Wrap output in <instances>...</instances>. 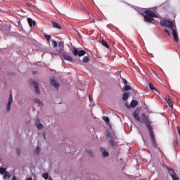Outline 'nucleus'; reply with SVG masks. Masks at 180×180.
<instances>
[{"label": "nucleus", "mask_w": 180, "mask_h": 180, "mask_svg": "<svg viewBox=\"0 0 180 180\" xmlns=\"http://www.w3.org/2000/svg\"><path fill=\"white\" fill-rule=\"evenodd\" d=\"M139 113L140 110L139 109H136L133 113V117L135 120H136V122H139V123H145L152 141V146L154 148H155L157 147V142L155 141L154 129H153V127L151 126V122H150V120L147 118V115H146V114L141 115L142 118L141 120L140 116L139 115Z\"/></svg>", "instance_id": "f257e3e1"}, {"label": "nucleus", "mask_w": 180, "mask_h": 180, "mask_svg": "<svg viewBox=\"0 0 180 180\" xmlns=\"http://www.w3.org/2000/svg\"><path fill=\"white\" fill-rule=\"evenodd\" d=\"M161 26H163L164 27H169L171 32L169 30L165 29L164 32L167 33V36H173V39L176 43H177L178 46L180 47V41H179V37L178 36V31L176 30V26L175 24H174L173 21H171L169 20H162L160 21Z\"/></svg>", "instance_id": "f03ea898"}, {"label": "nucleus", "mask_w": 180, "mask_h": 180, "mask_svg": "<svg viewBox=\"0 0 180 180\" xmlns=\"http://www.w3.org/2000/svg\"><path fill=\"white\" fill-rule=\"evenodd\" d=\"M58 47H59V49L58 50V54L57 53H52V54L53 56H59V57H63V58H64L65 61H68L69 63H72V61H74V59L72 58V57L70 56V53H68V52L64 50V44H63V42H59Z\"/></svg>", "instance_id": "7ed1b4c3"}, {"label": "nucleus", "mask_w": 180, "mask_h": 180, "mask_svg": "<svg viewBox=\"0 0 180 180\" xmlns=\"http://www.w3.org/2000/svg\"><path fill=\"white\" fill-rule=\"evenodd\" d=\"M143 17L144 21L146 23H153L154 21V18H158V16H157L154 12H152L151 10L145 11Z\"/></svg>", "instance_id": "20e7f679"}, {"label": "nucleus", "mask_w": 180, "mask_h": 180, "mask_svg": "<svg viewBox=\"0 0 180 180\" xmlns=\"http://www.w3.org/2000/svg\"><path fill=\"white\" fill-rule=\"evenodd\" d=\"M32 85H33L34 88V92L37 95H40V89L39 88V83L34 80L31 82Z\"/></svg>", "instance_id": "39448f33"}, {"label": "nucleus", "mask_w": 180, "mask_h": 180, "mask_svg": "<svg viewBox=\"0 0 180 180\" xmlns=\"http://www.w3.org/2000/svg\"><path fill=\"white\" fill-rule=\"evenodd\" d=\"M132 8H134V10L136 11V12H138V13H139V15H141V16H144V13L146 12V10H144V8H140V7H136L134 6H132Z\"/></svg>", "instance_id": "423d86ee"}, {"label": "nucleus", "mask_w": 180, "mask_h": 180, "mask_svg": "<svg viewBox=\"0 0 180 180\" xmlns=\"http://www.w3.org/2000/svg\"><path fill=\"white\" fill-rule=\"evenodd\" d=\"M13 102V98H12V94H10V97L8 98V102L7 103L6 112L11 111V107L12 106Z\"/></svg>", "instance_id": "0eeeda50"}, {"label": "nucleus", "mask_w": 180, "mask_h": 180, "mask_svg": "<svg viewBox=\"0 0 180 180\" xmlns=\"http://www.w3.org/2000/svg\"><path fill=\"white\" fill-rule=\"evenodd\" d=\"M50 82L52 86H54L57 89V91H58V89L60 88V84L58 82H57V81H56V79H51Z\"/></svg>", "instance_id": "6e6552de"}, {"label": "nucleus", "mask_w": 180, "mask_h": 180, "mask_svg": "<svg viewBox=\"0 0 180 180\" xmlns=\"http://www.w3.org/2000/svg\"><path fill=\"white\" fill-rule=\"evenodd\" d=\"M101 152L102 153V156L105 158V157H109V152H108L105 148H101Z\"/></svg>", "instance_id": "1a4fd4ad"}, {"label": "nucleus", "mask_w": 180, "mask_h": 180, "mask_svg": "<svg viewBox=\"0 0 180 180\" xmlns=\"http://www.w3.org/2000/svg\"><path fill=\"white\" fill-rule=\"evenodd\" d=\"M27 22H28L30 27H34V26H36V21L33 20L32 18H28Z\"/></svg>", "instance_id": "9d476101"}, {"label": "nucleus", "mask_w": 180, "mask_h": 180, "mask_svg": "<svg viewBox=\"0 0 180 180\" xmlns=\"http://www.w3.org/2000/svg\"><path fill=\"white\" fill-rule=\"evenodd\" d=\"M35 125L37 126L38 130H41V129H43V124L40 123L39 119H37L36 120Z\"/></svg>", "instance_id": "9b49d317"}, {"label": "nucleus", "mask_w": 180, "mask_h": 180, "mask_svg": "<svg viewBox=\"0 0 180 180\" xmlns=\"http://www.w3.org/2000/svg\"><path fill=\"white\" fill-rule=\"evenodd\" d=\"M167 169L168 171L169 175H170L171 176H174V175L176 174V173H175V170H174V169H172L169 167H167Z\"/></svg>", "instance_id": "f8f14e48"}, {"label": "nucleus", "mask_w": 180, "mask_h": 180, "mask_svg": "<svg viewBox=\"0 0 180 180\" xmlns=\"http://www.w3.org/2000/svg\"><path fill=\"white\" fill-rule=\"evenodd\" d=\"M109 143L111 146V147H112V148L117 147V142L115 141V139H111L109 141Z\"/></svg>", "instance_id": "ddd939ff"}, {"label": "nucleus", "mask_w": 180, "mask_h": 180, "mask_svg": "<svg viewBox=\"0 0 180 180\" xmlns=\"http://www.w3.org/2000/svg\"><path fill=\"white\" fill-rule=\"evenodd\" d=\"M166 101L169 105V106H170V108H174V103H172V100L171 99V98L169 96L166 97Z\"/></svg>", "instance_id": "4468645a"}, {"label": "nucleus", "mask_w": 180, "mask_h": 180, "mask_svg": "<svg viewBox=\"0 0 180 180\" xmlns=\"http://www.w3.org/2000/svg\"><path fill=\"white\" fill-rule=\"evenodd\" d=\"M130 96V93L129 92H125V93H123L122 94V101H127V99H129V97Z\"/></svg>", "instance_id": "2eb2a0df"}, {"label": "nucleus", "mask_w": 180, "mask_h": 180, "mask_svg": "<svg viewBox=\"0 0 180 180\" xmlns=\"http://www.w3.org/2000/svg\"><path fill=\"white\" fill-rule=\"evenodd\" d=\"M52 25L53 27H55V29H58L59 30H61L62 27H61V25H60V24L56 22H52Z\"/></svg>", "instance_id": "dca6fc26"}, {"label": "nucleus", "mask_w": 180, "mask_h": 180, "mask_svg": "<svg viewBox=\"0 0 180 180\" xmlns=\"http://www.w3.org/2000/svg\"><path fill=\"white\" fill-rule=\"evenodd\" d=\"M72 53L73 54V56H75V57H77V56H78L79 53V51H78V49L74 47L72 49Z\"/></svg>", "instance_id": "f3484780"}, {"label": "nucleus", "mask_w": 180, "mask_h": 180, "mask_svg": "<svg viewBox=\"0 0 180 180\" xmlns=\"http://www.w3.org/2000/svg\"><path fill=\"white\" fill-rule=\"evenodd\" d=\"M3 179L4 180H9L11 178V175L9 174V172H6L3 174Z\"/></svg>", "instance_id": "a211bd4d"}, {"label": "nucleus", "mask_w": 180, "mask_h": 180, "mask_svg": "<svg viewBox=\"0 0 180 180\" xmlns=\"http://www.w3.org/2000/svg\"><path fill=\"white\" fill-rule=\"evenodd\" d=\"M139 105V101L136 100H132L131 102V108H136Z\"/></svg>", "instance_id": "6ab92c4d"}, {"label": "nucleus", "mask_w": 180, "mask_h": 180, "mask_svg": "<svg viewBox=\"0 0 180 180\" xmlns=\"http://www.w3.org/2000/svg\"><path fill=\"white\" fill-rule=\"evenodd\" d=\"M149 89H150V91H155V92H158V90L155 89V87L154 86L153 84H152V83H149Z\"/></svg>", "instance_id": "aec40b11"}, {"label": "nucleus", "mask_w": 180, "mask_h": 180, "mask_svg": "<svg viewBox=\"0 0 180 180\" xmlns=\"http://www.w3.org/2000/svg\"><path fill=\"white\" fill-rule=\"evenodd\" d=\"M101 44L104 46V47H106V49H109V44L104 39H102Z\"/></svg>", "instance_id": "412c9836"}, {"label": "nucleus", "mask_w": 180, "mask_h": 180, "mask_svg": "<svg viewBox=\"0 0 180 180\" xmlns=\"http://www.w3.org/2000/svg\"><path fill=\"white\" fill-rule=\"evenodd\" d=\"M85 54H86V51H85L84 50H81L79 51V54L77 56H79V57H82L85 56Z\"/></svg>", "instance_id": "4be33fe9"}, {"label": "nucleus", "mask_w": 180, "mask_h": 180, "mask_svg": "<svg viewBox=\"0 0 180 180\" xmlns=\"http://www.w3.org/2000/svg\"><path fill=\"white\" fill-rule=\"evenodd\" d=\"M131 89V86L125 85L122 89V91H130Z\"/></svg>", "instance_id": "5701e85b"}, {"label": "nucleus", "mask_w": 180, "mask_h": 180, "mask_svg": "<svg viewBox=\"0 0 180 180\" xmlns=\"http://www.w3.org/2000/svg\"><path fill=\"white\" fill-rule=\"evenodd\" d=\"M34 102H35V103H38V105H41V106H43L44 105V104H43V102L41 101H40V99H39V98H35Z\"/></svg>", "instance_id": "b1692460"}, {"label": "nucleus", "mask_w": 180, "mask_h": 180, "mask_svg": "<svg viewBox=\"0 0 180 180\" xmlns=\"http://www.w3.org/2000/svg\"><path fill=\"white\" fill-rule=\"evenodd\" d=\"M6 172H6V168H5V167H0V174L1 175H4Z\"/></svg>", "instance_id": "393cba45"}, {"label": "nucleus", "mask_w": 180, "mask_h": 180, "mask_svg": "<svg viewBox=\"0 0 180 180\" xmlns=\"http://www.w3.org/2000/svg\"><path fill=\"white\" fill-rule=\"evenodd\" d=\"M42 178H44V179L46 180H49V179L50 178V176H49V173L48 172H45L42 174Z\"/></svg>", "instance_id": "a878e982"}, {"label": "nucleus", "mask_w": 180, "mask_h": 180, "mask_svg": "<svg viewBox=\"0 0 180 180\" xmlns=\"http://www.w3.org/2000/svg\"><path fill=\"white\" fill-rule=\"evenodd\" d=\"M103 120L104 122H105V123L107 124H110V120L108 118V117H103Z\"/></svg>", "instance_id": "bb28decb"}, {"label": "nucleus", "mask_w": 180, "mask_h": 180, "mask_svg": "<svg viewBox=\"0 0 180 180\" xmlns=\"http://www.w3.org/2000/svg\"><path fill=\"white\" fill-rule=\"evenodd\" d=\"M44 37L47 40V41H50L51 40V36L47 35L46 34H44Z\"/></svg>", "instance_id": "cd10ccee"}, {"label": "nucleus", "mask_w": 180, "mask_h": 180, "mask_svg": "<svg viewBox=\"0 0 180 180\" xmlns=\"http://www.w3.org/2000/svg\"><path fill=\"white\" fill-rule=\"evenodd\" d=\"M34 153L37 154V155H39L40 154V147L37 146V148L34 150Z\"/></svg>", "instance_id": "c85d7f7f"}, {"label": "nucleus", "mask_w": 180, "mask_h": 180, "mask_svg": "<svg viewBox=\"0 0 180 180\" xmlns=\"http://www.w3.org/2000/svg\"><path fill=\"white\" fill-rule=\"evenodd\" d=\"M83 63H89V57L84 56V58H83Z\"/></svg>", "instance_id": "c756f323"}, {"label": "nucleus", "mask_w": 180, "mask_h": 180, "mask_svg": "<svg viewBox=\"0 0 180 180\" xmlns=\"http://www.w3.org/2000/svg\"><path fill=\"white\" fill-rule=\"evenodd\" d=\"M172 180H179V176L178 175L174 174V176H172Z\"/></svg>", "instance_id": "7c9ffc66"}, {"label": "nucleus", "mask_w": 180, "mask_h": 180, "mask_svg": "<svg viewBox=\"0 0 180 180\" xmlns=\"http://www.w3.org/2000/svg\"><path fill=\"white\" fill-rule=\"evenodd\" d=\"M87 154H89L90 157H94V153L91 150H87Z\"/></svg>", "instance_id": "2f4dec72"}, {"label": "nucleus", "mask_w": 180, "mask_h": 180, "mask_svg": "<svg viewBox=\"0 0 180 180\" xmlns=\"http://www.w3.org/2000/svg\"><path fill=\"white\" fill-rule=\"evenodd\" d=\"M52 43L53 44V47H55V48L57 47L58 44H57L56 41L52 40Z\"/></svg>", "instance_id": "473e14b6"}, {"label": "nucleus", "mask_w": 180, "mask_h": 180, "mask_svg": "<svg viewBox=\"0 0 180 180\" xmlns=\"http://www.w3.org/2000/svg\"><path fill=\"white\" fill-rule=\"evenodd\" d=\"M27 6H28V8H32L33 7V4L32 3H26Z\"/></svg>", "instance_id": "72a5a7b5"}, {"label": "nucleus", "mask_w": 180, "mask_h": 180, "mask_svg": "<svg viewBox=\"0 0 180 180\" xmlns=\"http://www.w3.org/2000/svg\"><path fill=\"white\" fill-rule=\"evenodd\" d=\"M122 81L124 85H127V80H126V79H122Z\"/></svg>", "instance_id": "f704fd0d"}, {"label": "nucleus", "mask_w": 180, "mask_h": 180, "mask_svg": "<svg viewBox=\"0 0 180 180\" xmlns=\"http://www.w3.org/2000/svg\"><path fill=\"white\" fill-rule=\"evenodd\" d=\"M16 151H17L18 155H20V149L17 148V149H16Z\"/></svg>", "instance_id": "c9c22d12"}, {"label": "nucleus", "mask_w": 180, "mask_h": 180, "mask_svg": "<svg viewBox=\"0 0 180 180\" xmlns=\"http://www.w3.org/2000/svg\"><path fill=\"white\" fill-rule=\"evenodd\" d=\"M107 137H108V138H110V139H112V134L108 133V134H107Z\"/></svg>", "instance_id": "e433bc0d"}, {"label": "nucleus", "mask_w": 180, "mask_h": 180, "mask_svg": "<svg viewBox=\"0 0 180 180\" xmlns=\"http://www.w3.org/2000/svg\"><path fill=\"white\" fill-rule=\"evenodd\" d=\"M25 180H33V178H32V177H27ZM34 180H37V179H34Z\"/></svg>", "instance_id": "4c0bfd02"}, {"label": "nucleus", "mask_w": 180, "mask_h": 180, "mask_svg": "<svg viewBox=\"0 0 180 180\" xmlns=\"http://www.w3.org/2000/svg\"><path fill=\"white\" fill-rule=\"evenodd\" d=\"M11 180H18V179H16V176H13V178L11 179Z\"/></svg>", "instance_id": "58836bf2"}, {"label": "nucleus", "mask_w": 180, "mask_h": 180, "mask_svg": "<svg viewBox=\"0 0 180 180\" xmlns=\"http://www.w3.org/2000/svg\"><path fill=\"white\" fill-rule=\"evenodd\" d=\"M89 99L90 102H92V98H91V96H89Z\"/></svg>", "instance_id": "ea45409f"}, {"label": "nucleus", "mask_w": 180, "mask_h": 180, "mask_svg": "<svg viewBox=\"0 0 180 180\" xmlns=\"http://www.w3.org/2000/svg\"><path fill=\"white\" fill-rule=\"evenodd\" d=\"M49 180H53V178H51V176H49Z\"/></svg>", "instance_id": "a19ab883"}, {"label": "nucleus", "mask_w": 180, "mask_h": 180, "mask_svg": "<svg viewBox=\"0 0 180 180\" xmlns=\"http://www.w3.org/2000/svg\"><path fill=\"white\" fill-rule=\"evenodd\" d=\"M127 108H130V106H129L127 104H126Z\"/></svg>", "instance_id": "79ce46f5"}, {"label": "nucleus", "mask_w": 180, "mask_h": 180, "mask_svg": "<svg viewBox=\"0 0 180 180\" xmlns=\"http://www.w3.org/2000/svg\"><path fill=\"white\" fill-rule=\"evenodd\" d=\"M44 139H46V134H44Z\"/></svg>", "instance_id": "37998d69"}, {"label": "nucleus", "mask_w": 180, "mask_h": 180, "mask_svg": "<svg viewBox=\"0 0 180 180\" xmlns=\"http://www.w3.org/2000/svg\"><path fill=\"white\" fill-rule=\"evenodd\" d=\"M95 22H96V21H95V20L94 19V20H93V23H95Z\"/></svg>", "instance_id": "c03bdc74"}, {"label": "nucleus", "mask_w": 180, "mask_h": 180, "mask_svg": "<svg viewBox=\"0 0 180 180\" xmlns=\"http://www.w3.org/2000/svg\"><path fill=\"white\" fill-rule=\"evenodd\" d=\"M34 74H36V72H33Z\"/></svg>", "instance_id": "a18cd8bd"}]
</instances>
